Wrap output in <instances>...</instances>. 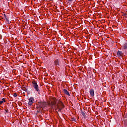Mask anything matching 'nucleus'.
<instances>
[{"mask_svg":"<svg viewBox=\"0 0 127 127\" xmlns=\"http://www.w3.org/2000/svg\"><path fill=\"white\" fill-rule=\"evenodd\" d=\"M81 114H82V116L84 117V118H85L86 117V114H85V113L82 112Z\"/></svg>","mask_w":127,"mask_h":127,"instance_id":"13","label":"nucleus"},{"mask_svg":"<svg viewBox=\"0 0 127 127\" xmlns=\"http://www.w3.org/2000/svg\"><path fill=\"white\" fill-rule=\"evenodd\" d=\"M34 102V98L33 97H30L29 99L28 105L29 106H32V104H33Z\"/></svg>","mask_w":127,"mask_h":127,"instance_id":"4","label":"nucleus"},{"mask_svg":"<svg viewBox=\"0 0 127 127\" xmlns=\"http://www.w3.org/2000/svg\"><path fill=\"white\" fill-rule=\"evenodd\" d=\"M91 97H94L95 96V92L94 91V89H91L89 91Z\"/></svg>","mask_w":127,"mask_h":127,"instance_id":"6","label":"nucleus"},{"mask_svg":"<svg viewBox=\"0 0 127 127\" xmlns=\"http://www.w3.org/2000/svg\"><path fill=\"white\" fill-rule=\"evenodd\" d=\"M62 104H63V103H62V102L61 103V106H60V108H62Z\"/></svg>","mask_w":127,"mask_h":127,"instance_id":"17","label":"nucleus"},{"mask_svg":"<svg viewBox=\"0 0 127 127\" xmlns=\"http://www.w3.org/2000/svg\"><path fill=\"white\" fill-rule=\"evenodd\" d=\"M4 16L5 18H6V15H5V14H4Z\"/></svg>","mask_w":127,"mask_h":127,"instance_id":"19","label":"nucleus"},{"mask_svg":"<svg viewBox=\"0 0 127 127\" xmlns=\"http://www.w3.org/2000/svg\"><path fill=\"white\" fill-rule=\"evenodd\" d=\"M13 96H14V97H17V94H16V93H14V94H13Z\"/></svg>","mask_w":127,"mask_h":127,"instance_id":"15","label":"nucleus"},{"mask_svg":"<svg viewBox=\"0 0 127 127\" xmlns=\"http://www.w3.org/2000/svg\"><path fill=\"white\" fill-rule=\"evenodd\" d=\"M51 106H55L56 105V102L55 101H52L51 103Z\"/></svg>","mask_w":127,"mask_h":127,"instance_id":"11","label":"nucleus"},{"mask_svg":"<svg viewBox=\"0 0 127 127\" xmlns=\"http://www.w3.org/2000/svg\"><path fill=\"white\" fill-rule=\"evenodd\" d=\"M71 122H76V119L75 118H71Z\"/></svg>","mask_w":127,"mask_h":127,"instance_id":"12","label":"nucleus"},{"mask_svg":"<svg viewBox=\"0 0 127 127\" xmlns=\"http://www.w3.org/2000/svg\"><path fill=\"white\" fill-rule=\"evenodd\" d=\"M123 49L124 50H126V49H127V42H125L123 46H122Z\"/></svg>","mask_w":127,"mask_h":127,"instance_id":"8","label":"nucleus"},{"mask_svg":"<svg viewBox=\"0 0 127 127\" xmlns=\"http://www.w3.org/2000/svg\"><path fill=\"white\" fill-rule=\"evenodd\" d=\"M5 111L6 114H8V109H7V108L5 109Z\"/></svg>","mask_w":127,"mask_h":127,"instance_id":"14","label":"nucleus"},{"mask_svg":"<svg viewBox=\"0 0 127 127\" xmlns=\"http://www.w3.org/2000/svg\"><path fill=\"white\" fill-rule=\"evenodd\" d=\"M64 94H65V95H67V96H70V93H69V92H68V90L64 89Z\"/></svg>","mask_w":127,"mask_h":127,"instance_id":"9","label":"nucleus"},{"mask_svg":"<svg viewBox=\"0 0 127 127\" xmlns=\"http://www.w3.org/2000/svg\"><path fill=\"white\" fill-rule=\"evenodd\" d=\"M46 102H39V106L40 108H45L46 107Z\"/></svg>","mask_w":127,"mask_h":127,"instance_id":"3","label":"nucleus"},{"mask_svg":"<svg viewBox=\"0 0 127 127\" xmlns=\"http://www.w3.org/2000/svg\"><path fill=\"white\" fill-rule=\"evenodd\" d=\"M68 1H69V2H72V1H73V0H68Z\"/></svg>","mask_w":127,"mask_h":127,"instance_id":"16","label":"nucleus"},{"mask_svg":"<svg viewBox=\"0 0 127 127\" xmlns=\"http://www.w3.org/2000/svg\"><path fill=\"white\" fill-rule=\"evenodd\" d=\"M117 55L119 57H121V56H123V55H124V53H123V52L121 51H118L117 52Z\"/></svg>","mask_w":127,"mask_h":127,"instance_id":"7","label":"nucleus"},{"mask_svg":"<svg viewBox=\"0 0 127 127\" xmlns=\"http://www.w3.org/2000/svg\"><path fill=\"white\" fill-rule=\"evenodd\" d=\"M5 19H6V20H8V19L7 18H6H6H5Z\"/></svg>","mask_w":127,"mask_h":127,"instance_id":"20","label":"nucleus"},{"mask_svg":"<svg viewBox=\"0 0 127 127\" xmlns=\"http://www.w3.org/2000/svg\"><path fill=\"white\" fill-rule=\"evenodd\" d=\"M4 16L5 18H6V15H5V14H4Z\"/></svg>","mask_w":127,"mask_h":127,"instance_id":"18","label":"nucleus"},{"mask_svg":"<svg viewBox=\"0 0 127 127\" xmlns=\"http://www.w3.org/2000/svg\"><path fill=\"white\" fill-rule=\"evenodd\" d=\"M54 64L56 67H60L61 66V63H60V60L58 59H55L54 60Z\"/></svg>","mask_w":127,"mask_h":127,"instance_id":"2","label":"nucleus"},{"mask_svg":"<svg viewBox=\"0 0 127 127\" xmlns=\"http://www.w3.org/2000/svg\"><path fill=\"white\" fill-rule=\"evenodd\" d=\"M3 103H5V99L4 98L2 99L1 101H0V105H2Z\"/></svg>","mask_w":127,"mask_h":127,"instance_id":"10","label":"nucleus"},{"mask_svg":"<svg viewBox=\"0 0 127 127\" xmlns=\"http://www.w3.org/2000/svg\"><path fill=\"white\" fill-rule=\"evenodd\" d=\"M62 107H60V106L58 105L57 106V109L58 110V112H61V111H62V109H63L64 108V104L63 103H62Z\"/></svg>","mask_w":127,"mask_h":127,"instance_id":"5","label":"nucleus"},{"mask_svg":"<svg viewBox=\"0 0 127 127\" xmlns=\"http://www.w3.org/2000/svg\"><path fill=\"white\" fill-rule=\"evenodd\" d=\"M32 84L33 85V87L35 89V90L36 92H38V93H39L40 92V90H39V87L38 86V84H37V82L36 81L33 80L32 82Z\"/></svg>","mask_w":127,"mask_h":127,"instance_id":"1","label":"nucleus"}]
</instances>
